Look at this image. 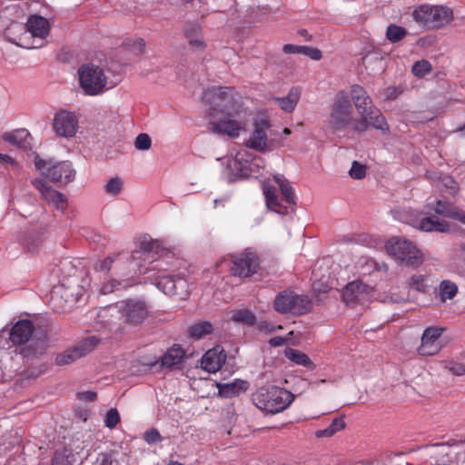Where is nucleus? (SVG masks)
Wrapping results in <instances>:
<instances>
[{
  "mask_svg": "<svg viewBox=\"0 0 465 465\" xmlns=\"http://www.w3.org/2000/svg\"><path fill=\"white\" fill-rule=\"evenodd\" d=\"M203 101L209 105L210 130L236 138L245 130L246 112L230 87H212L204 91Z\"/></svg>",
  "mask_w": 465,
  "mask_h": 465,
  "instance_id": "obj_1",
  "label": "nucleus"
},
{
  "mask_svg": "<svg viewBox=\"0 0 465 465\" xmlns=\"http://www.w3.org/2000/svg\"><path fill=\"white\" fill-rule=\"evenodd\" d=\"M348 94L360 114L354 125V133L363 134L370 126L383 132L389 131L385 117L373 104L372 99L361 85L352 84Z\"/></svg>",
  "mask_w": 465,
  "mask_h": 465,
  "instance_id": "obj_2",
  "label": "nucleus"
},
{
  "mask_svg": "<svg viewBox=\"0 0 465 465\" xmlns=\"http://www.w3.org/2000/svg\"><path fill=\"white\" fill-rule=\"evenodd\" d=\"M115 313L119 314V320L122 324L129 327H137L147 318L148 306L143 300L127 299L116 303L114 306L101 309L98 317L107 322L108 324H114Z\"/></svg>",
  "mask_w": 465,
  "mask_h": 465,
  "instance_id": "obj_3",
  "label": "nucleus"
},
{
  "mask_svg": "<svg viewBox=\"0 0 465 465\" xmlns=\"http://www.w3.org/2000/svg\"><path fill=\"white\" fill-rule=\"evenodd\" d=\"M358 118L354 117L353 105L349 94L341 90L336 93L331 104V111L326 122L328 128L338 133L351 128L354 132V125Z\"/></svg>",
  "mask_w": 465,
  "mask_h": 465,
  "instance_id": "obj_4",
  "label": "nucleus"
},
{
  "mask_svg": "<svg viewBox=\"0 0 465 465\" xmlns=\"http://www.w3.org/2000/svg\"><path fill=\"white\" fill-rule=\"evenodd\" d=\"M293 399L292 393L276 386L262 387L252 396L254 405L271 414L284 411Z\"/></svg>",
  "mask_w": 465,
  "mask_h": 465,
  "instance_id": "obj_5",
  "label": "nucleus"
},
{
  "mask_svg": "<svg viewBox=\"0 0 465 465\" xmlns=\"http://www.w3.org/2000/svg\"><path fill=\"white\" fill-rule=\"evenodd\" d=\"M273 309L280 314L302 315L312 309V301L307 295L298 294L294 291L286 289L274 298Z\"/></svg>",
  "mask_w": 465,
  "mask_h": 465,
  "instance_id": "obj_6",
  "label": "nucleus"
},
{
  "mask_svg": "<svg viewBox=\"0 0 465 465\" xmlns=\"http://www.w3.org/2000/svg\"><path fill=\"white\" fill-rule=\"evenodd\" d=\"M387 253L407 266L418 267L423 262V256L416 245L407 239L391 237L385 243Z\"/></svg>",
  "mask_w": 465,
  "mask_h": 465,
  "instance_id": "obj_7",
  "label": "nucleus"
},
{
  "mask_svg": "<svg viewBox=\"0 0 465 465\" xmlns=\"http://www.w3.org/2000/svg\"><path fill=\"white\" fill-rule=\"evenodd\" d=\"M413 19L429 29L441 28L453 19V11L445 5H421L413 11Z\"/></svg>",
  "mask_w": 465,
  "mask_h": 465,
  "instance_id": "obj_8",
  "label": "nucleus"
},
{
  "mask_svg": "<svg viewBox=\"0 0 465 465\" xmlns=\"http://www.w3.org/2000/svg\"><path fill=\"white\" fill-rule=\"evenodd\" d=\"M35 165L42 175L53 183L67 184L73 181L75 175V172L69 162L54 163L53 160H43L36 156Z\"/></svg>",
  "mask_w": 465,
  "mask_h": 465,
  "instance_id": "obj_9",
  "label": "nucleus"
},
{
  "mask_svg": "<svg viewBox=\"0 0 465 465\" xmlns=\"http://www.w3.org/2000/svg\"><path fill=\"white\" fill-rule=\"evenodd\" d=\"M79 84L87 95H97L105 90L107 77L94 64H84L78 69Z\"/></svg>",
  "mask_w": 465,
  "mask_h": 465,
  "instance_id": "obj_10",
  "label": "nucleus"
},
{
  "mask_svg": "<svg viewBox=\"0 0 465 465\" xmlns=\"http://www.w3.org/2000/svg\"><path fill=\"white\" fill-rule=\"evenodd\" d=\"M79 285H66L64 283L54 286L52 290V303L57 311H69L78 302L81 296Z\"/></svg>",
  "mask_w": 465,
  "mask_h": 465,
  "instance_id": "obj_11",
  "label": "nucleus"
},
{
  "mask_svg": "<svg viewBox=\"0 0 465 465\" xmlns=\"http://www.w3.org/2000/svg\"><path fill=\"white\" fill-rule=\"evenodd\" d=\"M260 267V261L256 252L247 249L232 260L230 268L233 276L247 278L255 274Z\"/></svg>",
  "mask_w": 465,
  "mask_h": 465,
  "instance_id": "obj_12",
  "label": "nucleus"
},
{
  "mask_svg": "<svg viewBox=\"0 0 465 465\" xmlns=\"http://www.w3.org/2000/svg\"><path fill=\"white\" fill-rule=\"evenodd\" d=\"M98 341L99 340L94 336L86 338L77 345L58 353L54 360L55 364L64 366L74 362L91 352L97 346Z\"/></svg>",
  "mask_w": 465,
  "mask_h": 465,
  "instance_id": "obj_13",
  "label": "nucleus"
},
{
  "mask_svg": "<svg viewBox=\"0 0 465 465\" xmlns=\"http://www.w3.org/2000/svg\"><path fill=\"white\" fill-rule=\"evenodd\" d=\"M33 186L40 193L41 199L56 210L64 213L68 207L66 196L54 189L45 180L36 178L32 181Z\"/></svg>",
  "mask_w": 465,
  "mask_h": 465,
  "instance_id": "obj_14",
  "label": "nucleus"
},
{
  "mask_svg": "<svg viewBox=\"0 0 465 465\" xmlns=\"http://www.w3.org/2000/svg\"><path fill=\"white\" fill-rule=\"evenodd\" d=\"M444 328L428 327L424 330L420 345L417 348V352L420 356H434L437 355L442 349L440 338L444 332Z\"/></svg>",
  "mask_w": 465,
  "mask_h": 465,
  "instance_id": "obj_15",
  "label": "nucleus"
},
{
  "mask_svg": "<svg viewBox=\"0 0 465 465\" xmlns=\"http://www.w3.org/2000/svg\"><path fill=\"white\" fill-rule=\"evenodd\" d=\"M270 124L267 120L261 119L253 123V130L244 144L247 148L264 152L269 149L268 131Z\"/></svg>",
  "mask_w": 465,
  "mask_h": 465,
  "instance_id": "obj_16",
  "label": "nucleus"
},
{
  "mask_svg": "<svg viewBox=\"0 0 465 465\" xmlns=\"http://www.w3.org/2000/svg\"><path fill=\"white\" fill-rule=\"evenodd\" d=\"M373 296V288L364 284L361 281H353L348 283L342 292V299L347 304L364 303Z\"/></svg>",
  "mask_w": 465,
  "mask_h": 465,
  "instance_id": "obj_17",
  "label": "nucleus"
},
{
  "mask_svg": "<svg viewBox=\"0 0 465 465\" xmlns=\"http://www.w3.org/2000/svg\"><path fill=\"white\" fill-rule=\"evenodd\" d=\"M53 128L58 136L73 137L78 128V120L74 113L60 111L54 117Z\"/></svg>",
  "mask_w": 465,
  "mask_h": 465,
  "instance_id": "obj_18",
  "label": "nucleus"
},
{
  "mask_svg": "<svg viewBox=\"0 0 465 465\" xmlns=\"http://www.w3.org/2000/svg\"><path fill=\"white\" fill-rule=\"evenodd\" d=\"M404 222L411 226L426 232H450L451 227L449 222L435 218L433 215L423 217L421 219L405 218Z\"/></svg>",
  "mask_w": 465,
  "mask_h": 465,
  "instance_id": "obj_19",
  "label": "nucleus"
},
{
  "mask_svg": "<svg viewBox=\"0 0 465 465\" xmlns=\"http://www.w3.org/2000/svg\"><path fill=\"white\" fill-rule=\"evenodd\" d=\"M427 208L430 213L450 218L465 224V212L450 203L437 200L435 203H428Z\"/></svg>",
  "mask_w": 465,
  "mask_h": 465,
  "instance_id": "obj_20",
  "label": "nucleus"
},
{
  "mask_svg": "<svg viewBox=\"0 0 465 465\" xmlns=\"http://www.w3.org/2000/svg\"><path fill=\"white\" fill-rule=\"evenodd\" d=\"M29 9V3L24 0H17L16 3L5 6L0 12V19L4 24L10 22V25L19 23L24 19Z\"/></svg>",
  "mask_w": 465,
  "mask_h": 465,
  "instance_id": "obj_21",
  "label": "nucleus"
},
{
  "mask_svg": "<svg viewBox=\"0 0 465 465\" xmlns=\"http://www.w3.org/2000/svg\"><path fill=\"white\" fill-rule=\"evenodd\" d=\"M34 325L29 320L17 322L9 331V339L15 345H22L33 337Z\"/></svg>",
  "mask_w": 465,
  "mask_h": 465,
  "instance_id": "obj_22",
  "label": "nucleus"
},
{
  "mask_svg": "<svg viewBox=\"0 0 465 465\" xmlns=\"http://www.w3.org/2000/svg\"><path fill=\"white\" fill-rule=\"evenodd\" d=\"M226 361V354L222 347L216 346L207 351L202 358V367L209 372L219 371Z\"/></svg>",
  "mask_w": 465,
  "mask_h": 465,
  "instance_id": "obj_23",
  "label": "nucleus"
},
{
  "mask_svg": "<svg viewBox=\"0 0 465 465\" xmlns=\"http://www.w3.org/2000/svg\"><path fill=\"white\" fill-rule=\"evenodd\" d=\"M156 285L168 295H183L186 292L187 282L181 277L163 276L159 279Z\"/></svg>",
  "mask_w": 465,
  "mask_h": 465,
  "instance_id": "obj_24",
  "label": "nucleus"
},
{
  "mask_svg": "<svg viewBox=\"0 0 465 465\" xmlns=\"http://www.w3.org/2000/svg\"><path fill=\"white\" fill-rule=\"evenodd\" d=\"M25 27V36L30 35L34 38L37 37L43 40L48 34L49 23L42 16L32 15L28 18Z\"/></svg>",
  "mask_w": 465,
  "mask_h": 465,
  "instance_id": "obj_25",
  "label": "nucleus"
},
{
  "mask_svg": "<svg viewBox=\"0 0 465 465\" xmlns=\"http://www.w3.org/2000/svg\"><path fill=\"white\" fill-rule=\"evenodd\" d=\"M47 346L45 334H43L41 337L35 336L21 349V354L27 359L38 358L45 352Z\"/></svg>",
  "mask_w": 465,
  "mask_h": 465,
  "instance_id": "obj_26",
  "label": "nucleus"
},
{
  "mask_svg": "<svg viewBox=\"0 0 465 465\" xmlns=\"http://www.w3.org/2000/svg\"><path fill=\"white\" fill-rule=\"evenodd\" d=\"M262 191L266 200V205L272 211L285 214L287 213V207L282 205L276 194V188L267 183H262Z\"/></svg>",
  "mask_w": 465,
  "mask_h": 465,
  "instance_id": "obj_27",
  "label": "nucleus"
},
{
  "mask_svg": "<svg viewBox=\"0 0 465 465\" xmlns=\"http://www.w3.org/2000/svg\"><path fill=\"white\" fill-rule=\"evenodd\" d=\"M184 355V351L179 345H173L161 358V366L173 369L182 362Z\"/></svg>",
  "mask_w": 465,
  "mask_h": 465,
  "instance_id": "obj_28",
  "label": "nucleus"
},
{
  "mask_svg": "<svg viewBox=\"0 0 465 465\" xmlns=\"http://www.w3.org/2000/svg\"><path fill=\"white\" fill-rule=\"evenodd\" d=\"M219 394L224 398H231L245 391L248 389V382L236 380L230 383H217Z\"/></svg>",
  "mask_w": 465,
  "mask_h": 465,
  "instance_id": "obj_29",
  "label": "nucleus"
},
{
  "mask_svg": "<svg viewBox=\"0 0 465 465\" xmlns=\"http://www.w3.org/2000/svg\"><path fill=\"white\" fill-rule=\"evenodd\" d=\"M79 450H83V448L77 445L74 449L64 448L61 451H56L52 465H74L77 461L75 454H80Z\"/></svg>",
  "mask_w": 465,
  "mask_h": 465,
  "instance_id": "obj_30",
  "label": "nucleus"
},
{
  "mask_svg": "<svg viewBox=\"0 0 465 465\" xmlns=\"http://www.w3.org/2000/svg\"><path fill=\"white\" fill-rule=\"evenodd\" d=\"M300 96V89L292 87L285 97L274 98V101L279 104L282 110L286 113H292L295 109Z\"/></svg>",
  "mask_w": 465,
  "mask_h": 465,
  "instance_id": "obj_31",
  "label": "nucleus"
},
{
  "mask_svg": "<svg viewBox=\"0 0 465 465\" xmlns=\"http://www.w3.org/2000/svg\"><path fill=\"white\" fill-rule=\"evenodd\" d=\"M133 285V282L130 279H124L122 281L116 280V279H110L107 281H104L101 287H100V292L102 294H109L115 292H121L124 290H127L129 287Z\"/></svg>",
  "mask_w": 465,
  "mask_h": 465,
  "instance_id": "obj_32",
  "label": "nucleus"
},
{
  "mask_svg": "<svg viewBox=\"0 0 465 465\" xmlns=\"http://www.w3.org/2000/svg\"><path fill=\"white\" fill-rule=\"evenodd\" d=\"M30 134L25 129L16 130L13 133H6L3 139L17 147L26 148L29 145L28 138Z\"/></svg>",
  "mask_w": 465,
  "mask_h": 465,
  "instance_id": "obj_33",
  "label": "nucleus"
},
{
  "mask_svg": "<svg viewBox=\"0 0 465 465\" xmlns=\"http://www.w3.org/2000/svg\"><path fill=\"white\" fill-rule=\"evenodd\" d=\"M285 356L288 360L292 361V362L302 365L303 367H306L310 370L314 369V364L309 358L307 354L304 352L295 350V349H287L285 350Z\"/></svg>",
  "mask_w": 465,
  "mask_h": 465,
  "instance_id": "obj_34",
  "label": "nucleus"
},
{
  "mask_svg": "<svg viewBox=\"0 0 465 465\" xmlns=\"http://www.w3.org/2000/svg\"><path fill=\"white\" fill-rule=\"evenodd\" d=\"M346 426L343 417H337L332 420L331 423L323 430L315 432L317 438H331L337 432L342 430Z\"/></svg>",
  "mask_w": 465,
  "mask_h": 465,
  "instance_id": "obj_35",
  "label": "nucleus"
},
{
  "mask_svg": "<svg viewBox=\"0 0 465 465\" xmlns=\"http://www.w3.org/2000/svg\"><path fill=\"white\" fill-rule=\"evenodd\" d=\"M231 320L237 323L252 326L255 324L256 317L250 310L241 309L232 312Z\"/></svg>",
  "mask_w": 465,
  "mask_h": 465,
  "instance_id": "obj_36",
  "label": "nucleus"
},
{
  "mask_svg": "<svg viewBox=\"0 0 465 465\" xmlns=\"http://www.w3.org/2000/svg\"><path fill=\"white\" fill-rule=\"evenodd\" d=\"M274 180L279 184L285 202L289 204H295L294 192L290 183L282 176H275Z\"/></svg>",
  "mask_w": 465,
  "mask_h": 465,
  "instance_id": "obj_37",
  "label": "nucleus"
},
{
  "mask_svg": "<svg viewBox=\"0 0 465 465\" xmlns=\"http://www.w3.org/2000/svg\"><path fill=\"white\" fill-rule=\"evenodd\" d=\"M457 292L458 286L454 282L449 280H444L440 282V294L442 302H445L447 299L451 300Z\"/></svg>",
  "mask_w": 465,
  "mask_h": 465,
  "instance_id": "obj_38",
  "label": "nucleus"
},
{
  "mask_svg": "<svg viewBox=\"0 0 465 465\" xmlns=\"http://www.w3.org/2000/svg\"><path fill=\"white\" fill-rule=\"evenodd\" d=\"M437 186L442 192L450 190V193L455 195L459 192L458 183L449 175L440 176L438 179Z\"/></svg>",
  "mask_w": 465,
  "mask_h": 465,
  "instance_id": "obj_39",
  "label": "nucleus"
},
{
  "mask_svg": "<svg viewBox=\"0 0 465 465\" xmlns=\"http://www.w3.org/2000/svg\"><path fill=\"white\" fill-rule=\"evenodd\" d=\"M212 324L208 322L196 323L189 328V335L194 339H201L212 331Z\"/></svg>",
  "mask_w": 465,
  "mask_h": 465,
  "instance_id": "obj_40",
  "label": "nucleus"
},
{
  "mask_svg": "<svg viewBox=\"0 0 465 465\" xmlns=\"http://www.w3.org/2000/svg\"><path fill=\"white\" fill-rule=\"evenodd\" d=\"M407 35V31L399 25L394 24L390 25L386 30V37L391 43H397L404 38Z\"/></svg>",
  "mask_w": 465,
  "mask_h": 465,
  "instance_id": "obj_41",
  "label": "nucleus"
},
{
  "mask_svg": "<svg viewBox=\"0 0 465 465\" xmlns=\"http://www.w3.org/2000/svg\"><path fill=\"white\" fill-rule=\"evenodd\" d=\"M432 70L431 64L427 60H420L412 65V73L414 75L423 77Z\"/></svg>",
  "mask_w": 465,
  "mask_h": 465,
  "instance_id": "obj_42",
  "label": "nucleus"
},
{
  "mask_svg": "<svg viewBox=\"0 0 465 465\" xmlns=\"http://www.w3.org/2000/svg\"><path fill=\"white\" fill-rule=\"evenodd\" d=\"M104 188L107 193L117 195L123 189V181L119 177H113L107 182Z\"/></svg>",
  "mask_w": 465,
  "mask_h": 465,
  "instance_id": "obj_43",
  "label": "nucleus"
},
{
  "mask_svg": "<svg viewBox=\"0 0 465 465\" xmlns=\"http://www.w3.org/2000/svg\"><path fill=\"white\" fill-rule=\"evenodd\" d=\"M408 284L411 288L421 292H426L427 289L425 276L420 274L411 276Z\"/></svg>",
  "mask_w": 465,
  "mask_h": 465,
  "instance_id": "obj_44",
  "label": "nucleus"
},
{
  "mask_svg": "<svg viewBox=\"0 0 465 465\" xmlns=\"http://www.w3.org/2000/svg\"><path fill=\"white\" fill-rule=\"evenodd\" d=\"M134 146L137 150H149L152 146V140L147 134H140L135 138Z\"/></svg>",
  "mask_w": 465,
  "mask_h": 465,
  "instance_id": "obj_45",
  "label": "nucleus"
},
{
  "mask_svg": "<svg viewBox=\"0 0 465 465\" xmlns=\"http://www.w3.org/2000/svg\"><path fill=\"white\" fill-rule=\"evenodd\" d=\"M251 160V154L247 149L239 150L233 158L229 159L228 166H235L237 167V163L241 161H245V163H248Z\"/></svg>",
  "mask_w": 465,
  "mask_h": 465,
  "instance_id": "obj_46",
  "label": "nucleus"
},
{
  "mask_svg": "<svg viewBox=\"0 0 465 465\" xmlns=\"http://www.w3.org/2000/svg\"><path fill=\"white\" fill-rule=\"evenodd\" d=\"M349 174L353 179H362L366 175V166L357 161H354L351 164Z\"/></svg>",
  "mask_w": 465,
  "mask_h": 465,
  "instance_id": "obj_47",
  "label": "nucleus"
},
{
  "mask_svg": "<svg viewBox=\"0 0 465 465\" xmlns=\"http://www.w3.org/2000/svg\"><path fill=\"white\" fill-rule=\"evenodd\" d=\"M120 421V416L116 409H110L105 416L104 423L108 428H114Z\"/></svg>",
  "mask_w": 465,
  "mask_h": 465,
  "instance_id": "obj_48",
  "label": "nucleus"
},
{
  "mask_svg": "<svg viewBox=\"0 0 465 465\" xmlns=\"http://www.w3.org/2000/svg\"><path fill=\"white\" fill-rule=\"evenodd\" d=\"M403 89L401 86H389L383 90L382 96L386 101H392L401 95Z\"/></svg>",
  "mask_w": 465,
  "mask_h": 465,
  "instance_id": "obj_49",
  "label": "nucleus"
},
{
  "mask_svg": "<svg viewBox=\"0 0 465 465\" xmlns=\"http://www.w3.org/2000/svg\"><path fill=\"white\" fill-rule=\"evenodd\" d=\"M301 54L310 57L312 60L319 61L322 57V51L315 47L304 46L301 47Z\"/></svg>",
  "mask_w": 465,
  "mask_h": 465,
  "instance_id": "obj_50",
  "label": "nucleus"
},
{
  "mask_svg": "<svg viewBox=\"0 0 465 465\" xmlns=\"http://www.w3.org/2000/svg\"><path fill=\"white\" fill-rule=\"evenodd\" d=\"M41 242L42 238L39 235L35 237L29 235L24 240V244L29 252H35L41 244Z\"/></svg>",
  "mask_w": 465,
  "mask_h": 465,
  "instance_id": "obj_51",
  "label": "nucleus"
},
{
  "mask_svg": "<svg viewBox=\"0 0 465 465\" xmlns=\"http://www.w3.org/2000/svg\"><path fill=\"white\" fill-rule=\"evenodd\" d=\"M126 45L130 51L134 52L135 54H142L145 48V43L142 38L134 40L132 43H127Z\"/></svg>",
  "mask_w": 465,
  "mask_h": 465,
  "instance_id": "obj_52",
  "label": "nucleus"
},
{
  "mask_svg": "<svg viewBox=\"0 0 465 465\" xmlns=\"http://www.w3.org/2000/svg\"><path fill=\"white\" fill-rule=\"evenodd\" d=\"M113 262H114V258L108 256V257L104 258V260L98 261L97 262H95L94 269L97 272H109L112 268Z\"/></svg>",
  "mask_w": 465,
  "mask_h": 465,
  "instance_id": "obj_53",
  "label": "nucleus"
},
{
  "mask_svg": "<svg viewBox=\"0 0 465 465\" xmlns=\"http://www.w3.org/2000/svg\"><path fill=\"white\" fill-rule=\"evenodd\" d=\"M9 165L13 170H18V163L12 157L0 153V166L8 168Z\"/></svg>",
  "mask_w": 465,
  "mask_h": 465,
  "instance_id": "obj_54",
  "label": "nucleus"
},
{
  "mask_svg": "<svg viewBox=\"0 0 465 465\" xmlns=\"http://www.w3.org/2000/svg\"><path fill=\"white\" fill-rule=\"evenodd\" d=\"M161 435L156 429H152L144 433V440L148 443H155L160 440Z\"/></svg>",
  "mask_w": 465,
  "mask_h": 465,
  "instance_id": "obj_55",
  "label": "nucleus"
},
{
  "mask_svg": "<svg viewBox=\"0 0 465 465\" xmlns=\"http://www.w3.org/2000/svg\"><path fill=\"white\" fill-rule=\"evenodd\" d=\"M447 368L454 375L461 376L465 374V365L462 363L454 362Z\"/></svg>",
  "mask_w": 465,
  "mask_h": 465,
  "instance_id": "obj_56",
  "label": "nucleus"
},
{
  "mask_svg": "<svg viewBox=\"0 0 465 465\" xmlns=\"http://www.w3.org/2000/svg\"><path fill=\"white\" fill-rule=\"evenodd\" d=\"M158 248V242L156 241H143L141 242L140 249L143 252H151Z\"/></svg>",
  "mask_w": 465,
  "mask_h": 465,
  "instance_id": "obj_57",
  "label": "nucleus"
},
{
  "mask_svg": "<svg viewBox=\"0 0 465 465\" xmlns=\"http://www.w3.org/2000/svg\"><path fill=\"white\" fill-rule=\"evenodd\" d=\"M259 330L262 331H264V332H273L275 331L276 330H280L282 329V327L281 325H273L272 323L271 322H262L260 324H259Z\"/></svg>",
  "mask_w": 465,
  "mask_h": 465,
  "instance_id": "obj_58",
  "label": "nucleus"
},
{
  "mask_svg": "<svg viewBox=\"0 0 465 465\" xmlns=\"http://www.w3.org/2000/svg\"><path fill=\"white\" fill-rule=\"evenodd\" d=\"M247 164L248 163H245V161H241V162L237 163V167H235V166H232H232H228V168L232 172H235L236 173H239L241 175H246L247 174V171H248Z\"/></svg>",
  "mask_w": 465,
  "mask_h": 465,
  "instance_id": "obj_59",
  "label": "nucleus"
},
{
  "mask_svg": "<svg viewBox=\"0 0 465 465\" xmlns=\"http://www.w3.org/2000/svg\"><path fill=\"white\" fill-rule=\"evenodd\" d=\"M77 397L82 401H95L97 394H96V392L92 391H85L78 392Z\"/></svg>",
  "mask_w": 465,
  "mask_h": 465,
  "instance_id": "obj_60",
  "label": "nucleus"
},
{
  "mask_svg": "<svg viewBox=\"0 0 465 465\" xmlns=\"http://www.w3.org/2000/svg\"><path fill=\"white\" fill-rule=\"evenodd\" d=\"M190 46L198 51H203L205 48V44L202 38H189Z\"/></svg>",
  "mask_w": 465,
  "mask_h": 465,
  "instance_id": "obj_61",
  "label": "nucleus"
},
{
  "mask_svg": "<svg viewBox=\"0 0 465 465\" xmlns=\"http://www.w3.org/2000/svg\"><path fill=\"white\" fill-rule=\"evenodd\" d=\"M302 45H294L291 44L284 45L282 50L285 54H301Z\"/></svg>",
  "mask_w": 465,
  "mask_h": 465,
  "instance_id": "obj_62",
  "label": "nucleus"
},
{
  "mask_svg": "<svg viewBox=\"0 0 465 465\" xmlns=\"http://www.w3.org/2000/svg\"><path fill=\"white\" fill-rule=\"evenodd\" d=\"M287 342V339L283 337H273L269 341V343L273 347H280L284 345Z\"/></svg>",
  "mask_w": 465,
  "mask_h": 465,
  "instance_id": "obj_63",
  "label": "nucleus"
},
{
  "mask_svg": "<svg viewBox=\"0 0 465 465\" xmlns=\"http://www.w3.org/2000/svg\"><path fill=\"white\" fill-rule=\"evenodd\" d=\"M460 443H462V441H457V440H448L446 442H440V443H438L437 446H455L457 444H460Z\"/></svg>",
  "mask_w": 465,
  "mask_h": 465,
  "instance_id": "obj_64",
  "label": "nucleus"
}]
</instances>
